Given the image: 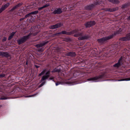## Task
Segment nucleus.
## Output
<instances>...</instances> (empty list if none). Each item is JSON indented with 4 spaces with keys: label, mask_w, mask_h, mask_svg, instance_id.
I'll return each instance as SVG.
<instances>
[{
    "label": "nucleus",
    "mask_w": 130,
    "mask_h": 130,
    "mask_svg": "<svg viewBox=\"0 0 130 130\" xmlns=\"http://www.w3.org/2000/svg\"><path fill=\"white\" fill-rule=\"evenodd\" d=\"M83 35V33H78L77 34H74V36L75 37H78L79 36L80 37L78 38L79 40H86L89 38L90 36L88 35H85L83 36H82Z\"/></svg>",
    "instance_id": "nucleus-1"
},
{
    "label": "nucleus",
    "mask_w": 130,
    "mask_h": 130,
    "mask_svg": "<svg viewBox=\"0 0 130 130\" xmlns=\"http://www.w3.org/2000/svg\"><path fill=\"white\" fill-rule=\"evenodd\" d=\"M113 37L112 35H110L106 37L100 39H98L97 40L98 42L101 44H103L105 41L112 38Z\"/></svg>",
    "instance_id": "nucleus-2"
},
{
    "label": "nucleus",
    "mask_w": 130,
    "mask_h": 130,
    "mask_svg": "<svg viewBox=\"0 0 130 130\" xmlns=\"http://www.w3.org/2000/svg\"><path fill=\"white\" fill-rule=\"evenodd\" d=\"M31 34H29L27 36H24L20 39L17 40V42L19 44H21L25 42L29 38V36Z\"/></svg>",
    "instance_id": "nucleus-3"
},
{
    "label": "nucleus",
    "mask_w": 130,
    "mask_h": 130,
    "mask_svg": "<svg viewBox=\"0 0 130 130\" xmlns=\"http://www.w3.org/2000/svg\"><path fill=\"white\" fill-rule=\"evenodd\" d=\"M62 25L63 24L62 23H59L55 25L49 26V28L51 29H54L59 27Z\"/></svg>",
    "instance_id": "nucleus-4"
},
{
    "label": "nucleus",
    "mask_w": 130,
    "mask_h": 130,
    "mask_svg": "<svg viewBox=\"0 0 130 130\" xmlns=\"http://www.w3.org/2000/svg\"><path fill=\"white\" fill-rule=\"evenodd\" d=\"M120 40L122 41H126L130 40V33L127 34L125 37L121 38Z\"/></svg>",
    "instance_id": "nucleus-5"
},
{
    "label": "nucleus",
    "mask_w": 130,
    "mask_h": 130,
    "mask_svg": "<svg viewBox=\"0 0 130 130\" xmlns=\"http://www.w3.org/2000/svg\"><path fill=\"white\" fill-rule=\"evenodd\" d=\"M95 23V22L94 21H91L86 23L85 24V25L86 27H90L94 25Z\"/></svg>",
    "instance_id": "nucleus-6"
},
{
    "label": "nucleus",
    "mask_w": 130,
    "mask_h": 130,
    "mask_svg": "<svg viewBox=\"0 0 130 130\" xmlns=\"http://www.w3.org/2000/svg\"><path fill=\"white\" fill-rule=\"evenodd\" d=\"M10 4L8 3L2 6L0 9V13L6 9L9 5Z\"/></svg>",
    "instance_id": "nucleus-7"
},
{
    "label": "nucleus",
    "mask_w": 130,
    "mask_h": 130,
    "mask_svg": "<svg viewBox=\"0 0 130 130\" xmlns=\"http://www.w3.org/2000/svg\"><path fill=\"white\" fill-rule=\"evenodd\" d=\"M103 75H100L98 76H97L91 78L87 79L89 81L90 80H95L97 79H100V78L103 77Z\"/></svg>",
    "instance_id": "nucleus-8"
},
{
    "label": "nucleus",
    "mask_w": 130,
    "mask_h": 130,
    "mask_svg": "<svg viewBox=\"0 0 130 130\" xmlns=\"http://www.w3.org/2000/svg\"><path fill=\"white\" fill-rule=\"evenodd\" d=\"M122 57H121L119 60H118V62L117 63L113 65L114 67H119L120 66H121V65L123 64L122 59Z\"/></svg>",
    "instance_id": "nucleus-9"
},
{
    "label": "nucleus",
    "mask_w": 130,
    "mask_h": 130,
    "mask_svg": "<svg viewBox=\"0 0 130 130\" xmlns=\"http://www.w3.org/2000/svg\"><path fill=\"white\" fill-rule=\"evenodd\" d=\"M0 56L2 57H5L7 58H8L10 55L7 52H0Z\"/></svg>",
    "instance_id": "nucleus-10"
},
{
    "label": "nucleus",
    "mask_w": 130,
    "mask_h": 130,
    "mask_svg": "<svg viewBox=\"0 0 130 130\" xmlns=\"http://www.w3.org/2000/svg\"><path fill=\"white\" fill-rule=\"evenodd\" d=\"M105 11H108L110 12H111L115 11L118 9V7H116L112 8H108L106 9Z\"/></svg>",
    "instance_id": "nucleus-11"
},
{
    "label": "nucleus",
    "mask_w": 130,
    "mask_h": 130,
    "mask_svg": "<svg viewBox=\"0 0 130 130\" xmlns=\"http://www.w3.org/2000/svg\"><path fill=\"white\" fill-rule=\"evenodd\" d=\"M23 4L22 3H21L18 4L17 5L14 6L11 9L10 11H12L14 10L17 9L19 7L21 6Z\"/></svg>",
    "instance_id": "nucleus-12"
},
{
    "label": "nucleus",
    "mask_w": 130,
    "mask_h": 130,
    "mask_svg": "<svg viewBox=\"0 0 130 130\" xmlns=\"http://www.w3.org/2000/svg\"><path fill=\"white\" fill-rule=\"evenodd\" d=\"M62 11L60 8L56 9L53 12L54 14H60L62 13Z\"/></svg>",
    "instance_id": "nucleus-13"
},
{
    "label": "nucleus",
    "mask_w": 130,
    "mask_h": 130,
    "mask_svg": "<svg viewBox=\"0 0 130 130\" xmlns=\"http://www.w3.org/2000/svg\"><path fill=\"white\" fill-rule=\"evenodd\" d=\"M48 41L43 42L42 43L36 45L35 46L37 48L42 47L48 43Z\"/></svg>",
    "instance_id": "nucleus-14"
},
{
    "label": "nucleus",
    "mask_w": 130,
    "mask_h": 130,
    "mask_svg": "<svg viewBox=\"0 0 130 130\" xmlns=\"http://www.w3.org/2000/svg\"><path fill=\"white\" fill-rule=\"evenodd\" d=\"M76 55V54L75 53L73 52H68L66 54L67 56L71 57L75 56Z\"/></svg>",
    "instance_id": "nucleus-15"
},
{
    "label": "nucleus",
    "mask_w": 130,
    "mask_h": 130,
    "mask_svg": "<svg viewBox=\"0 0 130 130\" xmlns=\"http://www.w3.org/2000/svg\"><path fill=\"white\" fill-rule=\"evenodd\" d=\"M108 1L113 4H118L120 3V2L118 0H108Z\"/></svg>",
    "instance_id": "nucleus-16"
},
{
    "label": "nucleus",
    "mask_w": 130,
    "mask_h": 130,
    "mask_svg": "<svg viewBox=\"0 0 130 130\" xmlns=\"http://www.w3.org/2000/svg\"><path fill=\"white\" fill-rule=\"evenodd\" d=\"M94 5L93 4L88 6L86 7L85 9L87 10H90L92 9L94 7Z\"/></svg>",
    "instance_id": "nucleus-17"
},
{
    "label": "nucleus",
    "mask_w": 130,
    "mask_h": 130,
    "mask_svg": "<svg viewBox=\"0 0 130 130\" xmlns=\"http://www.w3.org/2000/svg\"><path fill=\"white\" fill-rule=\"evenodd\" d=\"M78 30L75 29L70 32H69L70 35L74 34L78 32Z\"/></svg>",
    "instance_id": "nucleus-18"
},
{
    "label": "nucleus",
    "mask_w": 130,
    "mask_h": 130,
    "mask_svg": "<svg viewBox=\"0 0 130 130\" xmlns=\"http://www.w3.org/2000/svg\"><path fill=\"white\" fill-rule=\"evenodd\" d=\"M50 76L49 75H45L43 76L41 80V82H42L43 80L47 79Z\"/></svg>",
    "instance_id": "nucleus-19"
},
{
    "label": "nucleus",
    "mask_w": 130,
    "mask_h": 130,
    "mask_svg": "<svg viewBox=\"0 0 130 130\" xmlns=\"http://www.w3.org/2000/svg\"><path fill=\"white\" fill-rule=\"evenodd\" d=\"M59 33H60V34H66L69 35H70L69 32H67L65 31H62L61 32H59Z\"/></svg>",
    "instance_id": "nucleus-20"
},
{
    "label": "nucleus",
    "mask_w": 130,
    "mask_h": 130,
    "mask_svg": "<svg viewBox=\"0 0 130 130\" xmlns=\"http://www.w3.org/2000/svg\"><path fill=\"white\" fill-rule=\"evenodd\" d=\"M15 33V32H12L10 34V36L8 38V40H10L13 37V36H14Z\"/></svg>",
    "instance_id": "nucleus-21"
},
{
    "label": "nucleus",
    "mask_w": 130,
    "mask_h": 130,
    "mask_svg": "<svg viewBox=\"0 0 130 130\" xmlns=\"http://www.w3.org/2000/svg\"><path fill=\"white\" fill-rule=\"evenodd\" d=\"M61 70L60 69H58L56 68H55L53 70L52 72H60L61 71Z\"/></svg>",
    "instance_id": "nucleus-22"
},
{
    "label": "nucleus",
    "mask_w": 130,
    "mask_h": 130,
    "mask_svg": "<svg viewBox=\"0 0 130 130\" xmlns=\"http://www.w3.org/2000/svg\"><path fill=\"white\" fill-rule=\"evenodd\" d=\"M130 80V78H126L124 79H119L118 80V81H124V80H126L128 81Z\"/></svg>",
    "instance_id": "nucleus-23"
},
{
    "label": "nucleus",
    "mask_w": 130,
    "mask_h": 130,
    "mask_svg": "<svg viewBox=\"0 0 130 130\" xmlns=\"http://www.w3.org/2000/svg\"><path fill=\"white\" fill-rule=\"evenodd\" d=\"M38 13V11H34L30 12L31 14H36Z\"/></svg>",
    "instance_id": "nucleus-24"
},
{
    "label": "nucleus",
    "mask_w": 130,
    "mask_h": 130,
    "mask_svg": "<svg viewBox=\"0 0 130 130\" xmlns=\"http://www.w3.org/2000/svg\"><path fill=\"white\" fill-rule=\"evenodd\" d=\"M128 4H126L123 5L122 6V9L128 6Z\"/></svg>",
    "instance_id": "nucleus-25"
},
{
    "label": "nucleus",
    "mask_w": 130,
    "mask_h": 130,
    "mask_svg": "<svg viewBox=\"0 0 130 130\" xmlns=\"http://www.w3.org/2000/svg\"><path fill=\"white\" fill-rule=\"evenodd\" d=\"M46 70H43V71L39 74V76H41L43 74L45 73Z\"/></svg>",
    "instance_id": "nucleus-26"
},
{
    "label": "nucleus",
    "mask_w": 130,
    "mask_h": 130,
    "mask_svg": "<svg viewBox=\"0 0 130 130\" xmlns=\"http://www.w3.org/2000/svg\"><path fill=\"white\" fill-rule=\"evenodd\" d=\"M46 70H43V71L39 74V76H41L43 74L45 73Z\"/></svg>",
    "instance_id": "nucleus-27"
},
{
    "label": "nucleus",
    "mask_w": 130,
    "mask_h": 130,
    "mask_svg": "<svg viewBox=\"0 0 130 130\" xmlns=\"http://www.w3.org/2000/svg\"><path fill=\"white\" fill-rule=\"evenodd\" d=\"M59 35H60V33H58L52 35L51 36L52 37H54L56 36H58Z\"/></svg>",
    "instance_id": "nucleus-28"
},
{
    "label": "nucleus",
    "mask_w": 130,
    "mask_h": 130,
    "mask_svg": "<svg viewBox=\"0 0 130 130\" xmlns=\"http://www.w3.org/2000/svg\"><path fill=\"white\" fill-rule=\"evenodd\" d=\"M50 5L49 3H47L45 5H44L43 6V8L47 7Z\"/></svg>",
    "instance_id": "nucleus-29"
},
{
    "label": "nucleus",
    "mask_w": 130,
    "mask_h": 130,
    "mask_svg": "<svg viewBox=\"0 0 130 130\" xmlns=\"http://www.w3.org/2000/svg\"><path fill=\"white\" fill-rule=\"evenodd\" d=\"M31 15V14L30 13L28 14H27L25 16V18H26L28 17H29Z\"/></svg>",
    "instance_id": "nucleus-30"
},
{
    "label": "nucleus",
    "mask_w": 130,
    "mask_h": 130,
    "mask_svg": "<svg viewBox=\"0 0 130 130\" xmlns=\"http://www.w3.org/2000/svg\"><path fill=\"white\" fill-rule=\"evenodd\" d=\"M62 49H63V48H61V47L60 48L59 47H57V52H59V51L60 50H62Z\"/></svg>",
    "instance_id": "nucleus-31"
},
{
    "label": "nucleus",
    "mask_w": 130,
    "mask_h": 130,
    "mask_svg": "<svg viewBox=\"0 0 130 130\" xmlns=\"http://www.w3.org/2000/svg\"><path fill=\"white\" fill-rule=\"evenodd\" d=\"M45 82H42L40 85H39V88H40L45 83Z\"/></svg>",
    "instance_id": "nucleus-32"
},
{
    "label": "nucleus",
    "mask_w": 130,
    "mask_h": 130,
    "mask_svg": "<svg viewBox=\"0 0 130 130\" xmlns=\"http://www.w3.org/2000/svg\"><path fill=\"white\" fill-rule=\"evenodd\" d=\"M8 99V98L7 97H3L0 98V100H5V99Z\"/></svg>",
    "instance_id": "nucleus-33"
},
{
    "label": "nucleus",
    "mask_w": 130,
    "mask_h": 130,
    "mask_svg": "<svg viewBox=\"0 0 130 130\" xmlns=\"http://www.w3.org/2000/svg\"><path fill=\"white\" fill-rule=\"evenodd\" d=\"M100 4V3L98 2H96L94 3V4L95 5H99Z\"/></svg>",
    "instance_id": "nucleus-34"
},
{
    "label": "nucleus",
    "mask_w": 130,
    "mask_h": 130,
    "mask_svg": "<svg viewBox=\"0 0 130 130\" xmlns=\"http://www.w3.org/2000/svg\"><path fill=\"white\" fill-rule=\"evenodd\" d=\"M7 38L6 37H4V38L2 40V41L3 42H4L5 41H6V40Z\"/></svg>",
    "instance_id": "nucleus-35"
},
{
    "label": "nucleus",
    "mask_w": 130,
    "mask_h": 130,
    "mask_svg": "<svg viewBox=\"0 0 130 130\" xmlns=\"http://www.w3.org/2000/svg\"><path fill=\"white\" fill-rule=\"evenodd\" d=\"M5 76V74H0V77H4Z\"/></svg>",
    "instance_id": "nucleus-36"
},
{
    "label": "nucleus",
    "mask_w": 130,
    "mask_h": 130,
    "mask_svg": "<svg viewBox=\"0 0 130 130\" xmlns=\"http://www.w3.org/2000/svg\"><path fill=\"white\" fill-rule=\"evenodd\" d=\"M43 8V6L42 7L39 8H38V10H42V9Z\"/></svg>",
    "instance_id": "nucleus-37"
},
{
    "label": "nucleus",
    "mask_w": 130,
    "mask_h": 130,
    "mask_svg": "<svg viewBox=\"0 0 130 130\" xmlns=\"http://www.w3.org/2000/svg\"><path fill=\"white\" fill-rule=\"evenodd\" d=\"M61 83L60 82H57L56 83V86L60 84Z\"/></svg>",
    "instance_id": "nucleus-38"
},
{
    "label": "nucleus",
    "mask_w": 130,
    "mask_h": 130,
    "mask_svg": "<svg viewBox=\"0 0 130 130\" xmlns=\"http://www.w3.org/2000/svg\"><path fill=\"white\" fill-rule=\"evenodd\" d=\"M50 74V71H49L46 73V75H49Z\"/></svg>",
    "instance_id": "nucleus-39"
},
{
    "label": "nucleus",
    "mask_w": 130,
    "mask_h": 130,
    "mask_svg": "<svg viewBox=\"0 0 130 130\" xmlns=\"http://www.w3.org/2000/svg\"><path fill=\"white\" fill-rule=\"evenodd\" d=\"M38 51L39 52H42L43 50L42 48H39L38 50Z\"/></svg>",
    "instance_id": "nucleus-40"
},
{
    "label": "nucleus",
    "mask_w": 130,
    "mask_h": 130,
    "mask_svg": "<svg viewBox=\"0 0 130 130\" xmlns=\"http://www.w3.org/2000/svg\"><path fill=\"white\" fill-rule=\"evenodd\" d=\"M73 83L70 82H67L66 83L67 84H69L72 83Z\"/></svg>",
    "instance_id": "nucleus-41"
},
{
    "label": "nucleus",
    "mask_w": 130,
    "mask_h": 130,
    "mask_svg": "<svg viewBox=\"0 0 130 130\" xmlns=\"http://www.w3.org/2000/svg\"><path fill=\"white\" fill-rule=\"evenodd\" d=\"M25 19V18H22L20 19V21H22L24 19Z\"/></svg>",
    "instance_id": "nucleus-42"
},
{
    "label": "nucleus",
    "mask_w": 130,
    "mask_h": 130,
    "mask_svg": "<svg viewBox=\"0 0 130 130\" xmlns=\"http://www.w3.org/2000/svg\"><path fill=\"white\" fill-rule=\"evenodd\" d=\"M127 19L128 20L130 21V15L127 18Z\"/></svg>",
    "instance_id": "nucleus-43"
},
{
    "label": "nucleus",
    "mask_w": 130,
    "mask_h": 130,
    "mask_svg": "<svg viewBox=\"0 0 130 130\" xmlns=\"http://www.w3.org/2000/svg\"><path fill=\"white\" fill-rule=\"evenodd\" d=\"M35 95V94L32 95H29V96H27V97H32V96H34V95Z\"/></svg>",
    "instance_id": "nucleus-44"
},
{
    "label": "nucleus",
    "mask_w": 130,
    "mask_h": 130,
    "mask_svg": "<svg viewBox=\"0 0 130 130\" xmlns=\"http://www.w3.org/2000/svg\"><path fill=\"white\" fill-rule=\"evenodd\" d=\"M54 78V77H51L49 78V79L50 80H52Z\"/></svg>",
    "instance_id": "nucleus-45"
},
{
    "label": "nucleus",
    "mask_w": 130,
    "mask_h": 130,
    "mask_svg": "<svg viewBox=\"0 0 130 130\" xmlns=\"http://www.w3.org/2000/svg\"><path fill=\"white\" fill-rule=\"evenodd\" d=\"M35 67H36V68H38L39 67V66H38L36 65H35Z\"/></svg>",
    "instance_id": "nucleus-46"
},
{
    "label": "nucleus",
    "mask_w": 130,
    "mask_h": 130,
    "mask_svg": "<svg viewBox=\"0 0 130 130\" xmlns=\"http://www.w3.org/2000/svg\"><path fill=\"white\" fill-rule=\"evenodd\" d=\"M119 32L118 31H117V33L118 34H119Z\"/></svg>",
    "instance_id": "nucleus-47"
},
{
    "label": "nucleus",
    "mask_w": 130,
    "mask_h": 130,
    "mask_svg": "<svg viewBox=\"0 0 130 130\" xmlns=\"http://www.w3.org/2000/svg\"><path fill=\"white\" fill-rule=\"evenodd\" d=\"M2 107V105H0V108Z\"/></svg>",
    "instance_id": "nucleus-48"
},
{
    "label": "nucleus",
    "mask_w": 130,
    "mask_h": 130,
    "mask_svg": "<svg viewBox=\"0 0 130 130\" xmlns=\"http://www.w3.org/2000/svg\"><path fill=\"white\" fill-rule=\"evenodd\" d=\"M104 9H102V10H104Z\"/></svg>",
    "instance_id": "nucleus-49"
},
{
    "label": "nucleus",
    "mask_w": 130,
    "mask_h": 130,
    "mask_svg": "<svg viewBox=\"0 0 130 130\" xmlns=\"http://www.w3.org/2000/svg\"><path fill=\"white\" fill-rule=\"evenodd\" d=\"M26 64H27V62L26 63Z\"/></svg>",
    "instance_id": "nucleus-50"
}]
</instances>
